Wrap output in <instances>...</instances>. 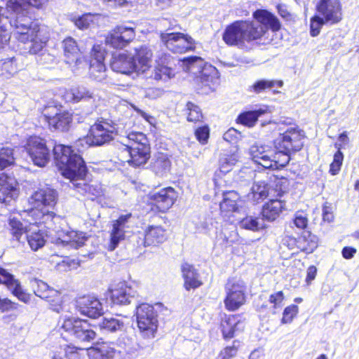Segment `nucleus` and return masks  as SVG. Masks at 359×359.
<instances>
[{
	"mask_svg": "<svg viewBox=\"0 0 359 359\" xmlns=\"http://www.w3.org/2000/svg\"><path fill=\"white\" fill-rule=\"evenodd\" d=\"M48 0H8L6 8L0 6V48L10 39L8 25L14 29L16 39L30 42L29 53L37 54L45 47L49 36L46 28L32 21L30 6L39 8Z\"/></svg>",
	"mask_w": 359,
	"mask_h": 359,
	"instance_id": "f257e3e1",
	"label": "nucleus"
},
{
	"mask_svg": "<svg viewBox=\"0 0 359 359\" xmlns=\"http://www.w3.org/2000/svg\"><path fill=\"white\" fill-rule=\"evenodd\" d=\"M279 136L275 140L276 149L270 146L254 144L250 154L255 163L266 169L278 170L288 164L292 151H299L303 147L304 134L297 126L279 128Z\"/></svg>",
	"mask_w": 359,
	"mask_h": 359,
	"instance_id": "f03ea898",
	"label": "nucleus"
},
{
	"mask_svg": "<svg viewBox=\"0 0 359 359\" xmlns=\"http://www.w3.org/2000/svg\"><path fill=\"white\" fill-rule=\"evenodd\" d=\"M254 21L238 20L228 25L222 39L229 46H245V43L261 39L270 27L273 31L280 29V25L273 14L266 10H257L253 13Z\"/></svg>",
	"mask_w": 359,
	"mask_h": 359,
	"instance_id": "7ed1b4c3",
	"label": "nucleus"
},
{
	"mask_svg": "<svg viewBox=\"0 0 359 359\" xmlns=\"http://www.w3.org/2000/svg\"><path fill=\"white\" fill-rule=\"evenodd\" d=\"M55 163L61 174L70 180L74 189L82 195L97 197L102 194L100 186L86 184L84 177L86 167L80 155L75 153L70 147L56 144L53 148Z\"/></svg>",
	"mask_w": 359,
	"mask_h": 359,
	"instance_id": "20e7f679",
	"label": "nucleus"
},
{
	"mask_svg": "<svg viewBox=\"0 0 359 359\" xmlns=\"http://www.w3.org/2000/svg\"><path fill=\"white\" fill-rule=\"evenodd\" d=\"M184 71L189 74V79L201 86L213 90L219 82V72L212 65L208 64L200 57H190L182 60Z\"/></svg>",
	"mask_w": 359,
	"mask_h": 359,
	"instance_id": "39448f33",
	"label": "nucleus"
},
{
	"mask_svg": "<svg viewBox=\"0 0 359 359\" xmlns=\"http://www.w3.org/2000/svg\"><path fill=\"white\" fill-rule=\"evenodd\" d=\"M132 125V121H125L124 119L118 120L116 127L108 121H99L90 127L86 137L78 140V144L83 147L102 146L113 140L118 129L128 130Z\"/></svg>",
	"mask_w": 359,
	"mask_h": 359,
	"instance_id": "423d86ee",
	"label": "nucleus"
},
{
	"mask_svg": "<svg viewBox=\"0 0 359 359\" xmlns=\"http://www.w3.org/2000/svg\"><path fill=\"white\" fill-rule=\"evenodd\" d=\"M127 139L128 142L124 144L122 157L127 154L129 158L126 161L135 167L146 163L150 157V147L146 135L140 132H131L128 134Z\"/></svg>",
	"mask_w": 359,
	"mask_h": 359,
	"instance_id": "0eeeda50",
	"label": "nucleus"
},
{
	"mask_svg": "<svg viewBox=\"0 0 359 359\" xmlns=\"http://www.w3.org/2000/svg\"><path fill=\"white\" fill-rule=\"evenodd\" d=\"M57 200V194L55 189L49 187L39 189L28 198L30 208L27 210L42 212L43 215L39 221L41 224L46 223L48 219L53 217V212L49 211V208L55 205Z\"/></svg>",
	"mask_w": 359,
	"mask_h": 359,
	"instance_id": "6e6552de",
	"label": "nucleus"
},
{
	"mask_svg": "<svg viewBox=\"0 0 359 359\" xmlns=\"http://www.w3.org/2000/svg\"><path fill=\"white\" fill-rule=\"evenodd\" d=\"M61 327L78 341L90 342L97 337L93 325L79 318L65 317Z\"/></svg>",
	"mask_w": 359,
	"mask_h": 359,
	"instance_id": "1a4fd4ad",
	"label": "nucleus"
},
{
	"mask_svg": "<svg viewBox=\"0 0 359 359\" xmlns=\"http://www.w3.org/2000/svg\"><path fill=\"white\" fill-rule=\"evenodd\" d=\"M43 213L36 210H23L21 212L11 215L8 218V228L11 233L16 240L20 241V237L27 231L28 224H39V219Z\"/></svg>",
	"mask_w": 359,
	"mask_h": 359,
	"instance_id": "9d476101",
	"label": "nucleus"
},
{
	"mask_svg": "<svg viewBox=\"0 0 359 359\" xmlns=\"http://www.w3.org/2000/svg\"><path fill=\"white\" fill-rule=\"evenodd\" d=\"M246 285L239 278L229 279L225 285V308L230 311L238 309L245 302Z\"/></svg>",
	"mask_w": 359,
	"mask_h": 359,
	"instance_id": "9b49d317",
	"label": "nucleus"
},
{
	"mask_svg": "<svg viewBox=\"0 0 359 359\" xmlns=\"http://www.w3.org/2000/svg\"><path fill=\"white\" fill-rule=\"evenodd\" d=\"M136 318L137 326L144 337L153 338L157 331V315L152 306L142 304L137 308Z\"/></svg>",
	"mask_w": 359,
	"mask_h": 359,
	"instance_id": "f8f14e48",
	"label": "nucleus"
},
{
	"mask_svg": "<svg viewBox=\"0 0 359 359\" xmlns=\"http://www.w3.org/2000/svg\"><path fill=\"white\" fill-rule=\"evenodd\" d=\"M161 39L166 48L175 53H183L194 48V40L180 32H162Z\"/></svg>",
	"mask_w": 359,
	"mask_h": 359,
	"instance_id": "ddd939ff",
	"label": "nucleus"
},
{
	"mask_svg": "<svg viewBox=\"0 0 359 359\" xmlns=\"http://www.w3.org/2000/svg\"><path fill=\"white\" fill-rule=\"evenodd\" d=\"M25 149L36 165L43 167L50 161V151L44 140L39 137H30L27 140Z\"/></svg>",
	"mask_w": 359,
	"mask_h": 359,
	"instance_id": "4468645a",
	"label": "nucleus"
},
{
	"mask_svg": "<svg viewBox=\"0 0 359 359\" xmlns=\"http://www.w3.org/2000/svg\"><path fill=\"white\" fill-rule=\"evenodd\" d=\"M135 37L133 27L124 25H117L105 36V43L114 48H123Z\"/></svg>",
	"mask_w": 359,
	"mask_h": 359,
	"instance_id": "2eb2a0df",
	"label": "nucleus"
},
{
	"mask_svg": "<svg viewBox=\"0 0 359 359\" xmlns=\"http://www.w3.org/2000/svg\"><path fill=\"white\" fill-rule=\"evenodd\" d=\"M316 11L329 25L339 23L342 20V5L340 0H319Z\"/></svg>",
	"mask_w": 359,
	"mask_h": 359,
	"instance_id": "dca6fc26",
	"label": "nucleus"
},
{
	"mask_svg": "<svg viewBox=\"0 0 359 359\" xmlns=\"http://www.w3.org/2000/svg\"><path fill=\"white\" fill-rule=\"evenodd\" d=\"M132 215L128 213L121 215L117 219L112 221L110 231V243L109 250H114L126 237V233L132 226Z\"/></svg>",
	"mask_w": 359,
	"mask_h": 359,
	"instance_id": "f3484780",
	"label": "nucleus"
},
{
	"mask_svg": "<svg viewBox=\"0 0 359 359\" xmlns=\"http://www.w3.org/2000/svg\"><path fill=\"white\" fill-rule=\"evenodd\" d=\"M32 287L37 297L48 302L53 311H60L62 299L57 290L50 287L45 282L40 280H34L32 283Z\"/></svg>",
	"mask_w": 359,
	"mask_h": 359,
	"instance_id": "a211bd4d",
	"label": "nucleus"
},
{
	"mask_svg": "<svg viewBox=\"0 0 359 359\" xmlns=\"http://www.w3.org/2000/svg\"><path fill=\"white\" fill-rule=\"evenodd\" d=\"M76 308L81 314L91 318H97L104 313L102 304L93 295L79 297L76 300Z\"/></svg>",
	"mask_w": 359,
	"mask_h": 359,
	"instance_id": "6ab92c4d",
	"label": "nucleus"
},
{
	"mask_svg": "<svg viewBox=\"0 0 359 359\" xmlns=\"http://www.w3.org/2000/svg\"><path fill=\"white\" fill-rule=\"evenodd\" d=\"M64 55L66 63L69 64L74 72H77L83 62L76 41L72 37H67L62 41Z\"/></svg>",
	"mask_w": 359,
	"mask_h": 359,
	"instance_id": "aec40b11",
	"label": "nucleus"
},
{
	"mask_svg": "<svg viewBox=\"0 0 359 359\" xmlns=\"http://www.w3.org/2000/svg\"><path fill=\"white\" fill-rule=\"evenodd\" d=\"M177 193L172 187H167L150 193L149 199L154 202L157 208L161 212L169 210L177 198Z\"/></svg>",
	"mask_w": 359,
	"mask_h": 359,
	"instance_id": "412c9836",
	"label": "nucleus"
},
{
	"mask_svg": "<svg viewBox=\"0 0 359 359\" xmlns=\"http://www.w3.org/2000/svg\"><path fill=\"white\" fill-rule=\"evenodd\" d=\"M49 109L51 111L44 114L49 126L60 131L67 130L72 121V114L67 111L58 110L55 107H50Z\"/></svg>",
	"mask_w": 359,
	"mask_h": 359,
	"instance_id": "4be33fe9",
	"label": "nucleus"
},
{
	"mask_svg": "<svg viewBox=\"0 0 359 359\" xmlns=\"http://www.w3.org/2000/svg\"><path fill=\"white\" fill-rule=\"evenodd\" d=\"M18 182L15 178L5 174L0 175V203L8 204L19 195Z\"/></svg>",
	"mask_w": 359,
	"mask_h": 359,
	"instance_id": "5701e85b",
	"label": "nucleus"
},
{
	"mask_svg": "<svg viewBox=\"0 0 359 359\" xmlns=\"http://www.w3.org/2000/svg\"><path fill=\"white\" fill-rule=\"evenodd\" d=\"M0 284L6 285L20 301L29 302L31 295L22 289L18 280L3 268H0Z\"/></svg>",
	"mask_w": 359,
	"mask_h": 359,
	"instance_id": "b1692460",
	"label": "nucleus"
},
{
	"mask_svg": "<svg viewBox=\"0 0 359 359\" xmlns=\"http://www.w3.org/2000/svg\"><path fill=\"white\" fill-rule=\"evenodd\" d=\"M62 97L67 102L71 103L95 102L97 99L94 92L84 86H74L67 89Z\"/></svg>",
	"mask_w": 359,
	"mask_h": 359,
	"instance_id": "393cba45",
	"label": "nucleus"
},
{
	"mask_svg": "<svg viewBox=\"0 0 359 359\" xmlns=\"http://www.w3.org/2000/svg\"><path fill=\"white\" fill-rule=\"evenodd\" d=\"M110 293V299L116 305L128 304L135 295V291L124 282L117 283Z\"/></svg>",
	"mask_w": 359,
	"mask_h": 359,
	"instance_id": "a878e982",
	"label": "nucleus"
},
{
	"mask_svg": "<svg viewBox=\"0 0 359 359\" xmlns=\"http://www.w3.org/2000/svg\"><path fill=\"white\" fill-rule=\"evenodd\" d=\"M110 65L112 70L118 73L130 74L136 72L134 58L125 53L114 54Z\"/></svg>",
	"mask_w": 359,
	"mask_h": 359,
	"instance_id": "bb28decb",
	"label": "nucleus"
},
{
	"mask_svg": "<svg viewBox=\"0 0 359 359\" xmlns=\"http://www.w3.org/2000/svg\"><path fill=\"white\" fill-rule=\"evenodd\" d=\"M107 16L102 13H86L81 16L74 17L72 22L80 29L100 27L105 24Z\"/></svg>",
	"mask_w": 359,
	"mask_h": 359,
	"instance_id": "cd10ccee",
	"label": "nucleus"
},
{
	"mask_svg": "<svg viewBox=\"0 0 359 359\" xmlns=\"http://www.w3.org/2000/svg\"><path fill=\"white\" fill-rule=\"evenodd\" d=\"M152 50L146 46H142L135 49V55L132 56L134 58V63L137 73H146L151 67Z\"/></svg>",
	"mask_w": 359,
	"mask_h": 359,
	"instance_id": "c85d7f7f",
	"label": "nucleus"
},
{
	"mask_svg": "<svg viewBox=\"0 0 359 359\" xmlns=\"http://www.w3.org/2000/svg\"><path fill=\"white\" fill-rule=\"evenodd\" d=\"M222 331L225 339L233 338L244 328V323L238 316L229 315L226 316L221 323Z\"/></svg>",
	"mask_w": 359,
	"mask_h": 359,
	"instance_id": "c756f323",
	"label": "nucleus"
},
{
	"mask_svg": "<svg viewBox=\"0 0 359 359\" xmlns=\"http://www.w3.org/2000/svg\"><path fill=\"white\" fill-rule=\"evenodd\" d=\"M285 209V203L281 200L272 199L266 203L262 210L264 219L269 222L275 221Z\"/></svg>",
	"mask_w": 359,
	"mask_h": 359,
	"instance_id": "7c9ffc66",
	"label": "nucleus"
},
{
	"mask_svg": "<svg viewBox=\"0 0 359 359\" xmlns=\"http://www.w3.org/2000/svg\"><path fill=\"white\" fill-rule=\"evenodd\" d=\"M88 353L90 359H113L116 350L113 344L102 342L90 347Z\"/></svg>",
	"mask_w": 359,
	"mask_h": 359,
	"instance_id": "2f4dec72",
	"label": "nucleus"
},
{
	"mask_svg": "<svg viewBox=\"0 0 359 359\" xmlns=\"http://www.w3.org/2000/svg\"><path fill=\"white\" fill-rule=\"evenodd\" d=\"M181 270L184 280V287L187 290L196 289L202 285L199 275L192 265L188 263L182 264Z\"/></svg>",
	"mask_w": 359,
	"mask_h": 359,
	"instance_id": "473e14b6",
	"label": "nucleus"
},
{
	"mask_svg": "<svg viewBox=\"0 0 359 359\" xmlns=\"http://www.w3.org/2000/svg\"><path fill=\"white\" fill-rule=\"evenodd\" d=\"M166 57L167 56L165 55L163 60L161 59V60H156L151 73L149 75L150 78L156 81H165L175 76V71L165 64V60H167Z\"/></svg>",
	"mask_w": 359,
	"mask_h": 359,
	"instance_id": "72a5a7b5",
	"label": "nucleus"
},
{
	"mask_svg": "<svg viewBox=\"0 0 359 359\" xmlns=\"http://www.w3.org/2000/svg\"><path fill=\"white\" fill-rule=\"evenodd\" d=\"M166 240L165 230L161 226H149L145 230L144 245H156Z\"/></svg>",
	"mask_w": 359,
	"mask_h": 359,
	"instance_id": "f704fd0d",
	"label": "nucleus"
},
{
	"mask_svg": "<svg viewBox=\"0 0 359 359\" xmlns=\"http://www.w3.org/2000/svg\"><path fill=\"white\" fill-rule=\"evenodd\" d=\"M87 239L88 237L85 233L74 230L67 231L64 233L62 237L60 238L64 245H69L74 249H77L83 246Z\"/></svg>",
	"mask_w": 359,
	"mask_h": 359,
	"instance_id": "c9c22d12",
	"label": "nucleus"
},
{
	"mask_svg": "<svg viewBox=\"0 0 359 359\" xmlns=\"http://www.w3.org/2000/svg\"><path fill=\"white\" fill-rule=\"evenodd\" d=\"M268 111L269 108L266 106L251 111H246L239 114L236 121L245 126L252 128L257 122L258 118Z\"/></svg>",
	"mask_w": 359,
	"mask_h": 359,
	"instance_id": "e433bc0d",
	"label": "nucleus"
},
{
	"mask_svg": "<svg viewBox=\"0 0 359 359\" xmlns=\"http://www.w3.org/2000/svg\"><path fill=\"white\" fill-rule=\"evenodd\" d=\"M126 318L121 316L115 317H105L99 323L100 330H105L109 332H116L123 331L125 328V320Z\"/></svg>",
	"mask_w": 359,
	"mask_h": 359,
	"instance_id": "4c0bfd02",
	"label": "nucleus"
},
{
	"mask_svg": "<svg viewBox=\"0 0 359 359\" xmlns=\"http://www.w3.org/2000/svg\"><path fill=\"white\" fill-rule=\"evenodd\" d=\"M270 187L264 181L256 182L253 184L251 191L248 194L249 199L254 202H259L266 198L269 195Z\"/></svg>",
	"mask_w": 359,
	"mask_h": 359,
	"instance_id": "58836bf2",
	"label": "nucleus"
},
{
	"mask_svg": "<svg viewBox=\"0 0 359 359\" xmlns=\"http://www.w3.org/2000/svg\"><path fill=\"white\" fill-rule=\"evenodd\" d=\"M239 158L240 156L237 151L222 155L219 161V172L224 174L229 172L238 163Z\"/></svg>",
	"mask_w": 359,
	"mask_h": 359,
	"instance_id": "ea45409f",
	"label": "nucleus"
},
{
	"mask_svg": "<svg viewBox=\"0 0 359 359\" xmlns=\"http://www.w3.org/2000/svg\"><path fill=\"white\" fill-rule=\"evenodd\" d=\"M239 196L234 191L223 193V200L220 203V209L222 212H235L238 209Z\"/></svg>",
	"mask_w": 359,
	"mask_h": 359,
	"instance_id": "a19ab883",
	"label": "nucleus"
},
{
	"mask_svg": "<svg viewBox=\"0 0 359 359\" xmlns=\"http://www.w3.org/2000/svg\"><path fill=\"white\" fill-rule=\"evenodd\" d=\"M18 70L14 57L0 60V77L10 79L18 72Z\"/></svg>",
	"mask_w": 359,
	"mask_h": 359,
	"instance_id": "79ce46f5",
	"label": "nucleus"
},
{
	"mask_svg": "<svg viewBox=\"0 0 359 359\" xmlns=\"http://www.w3.org/2000/svg\"><path fill=\"white\" fill-rule=\"evenodd\" d=\"M283 82L280 80L262 79L257 81L250 87V90L255 93H260L266 90H270L275 87L281 88Z\"/></svg>",
	"mask_w": 359,
	"mask_h": 359,
	"instance_id": "37998d69",
	"label": "nucleus"
},
{
	"mask_svg": "<svg viewBox=\"0 0 359 359\" xmlns=\"http://www.w3.org/2000/svg\"><path fill=\"white\" fill-rule=\"evenodd\" d=\"M170 161L167 155L159 154L152 163V170L158 175L163 176L170 170Z\"/></svg>",
	"mask_w": 359,
	"mask_h": 359,
	"instance_id": "c03bdc74",
	"label": "nucleus"
},
{
	"mask_svg": "<svg viewBox=\"0 0 359 359\" xmlns=\"http://www.w3.org/2000/svg\"><path fill=\"white\" fill-rule=\"evenodd\" d=\"M296 242V241H293ZM297 248L306 253H311L318 247V239L316 236L308 234L303 236L297 241Z\"/></svg>",
	"mask_w": 359,
	"mask_h": 359,
	"instance_id": "a18cd8bd",
	"label": "nucleus"
},
{
	"mask_svg": "<svg viewBox=\"0 0 359 359\" xmlns=\"http://www.w3.org/2000/svg\"><path fill=\"white\" fill-rule=\"evenodd\" d=\"M27 238L29 245L34 251L38 250L46 243L45 233L41 230L31 232Z\"/></svg>",
	"mask_w": 359,
	"mask_h": 359,
	"instance_id": "49530a36",
	"label": "nucleus"
},
{
	"mask_svg": "<svg viewBox=\"0 0 359 359\" xmlns=\"http://www.w3.org/2000/svg\"><path fill=\"white\" fill-rule=\"evenodd\" d=\"M89 74L91 79L93 80L102 82L107 78L106 67L104 63H95L94 62H90Z\"/></svg>",
	"mask_w": 359,
	"mask_h": 359,
	"instance_id": "de8ad7c7",
	"label": "nucleus"
},
{
	"mask_svg": "<svg viewBox=\"0 0 359 359\" xmlns=\"http://www.w3.org/2000/svg\"><path fill=\"white\" fill-rule=\"evenodd\" d=\"M324 25H328L320 15H315L310 19V35L313 37L318 36Z\"/></svg>",
	"mask_w": 359,
	"mask_h": 359,
	"instance_id": "09e8293b",
	"label": "nucleus"
},
{
	"mask_svg": "<svg viewBox=\"0 0 359 359\" xmlns=\"http://www.w3.org/2000/svg\"><path fill=\"white\" fill-rule=\"evenodd\" d=\"M14 163L13 151L11 148H2L0 150V170Z\"/></svg>",
	"mask_w": 359,
	"mask_h": 359,
	"instance_id": "8fccbe9b",
	"label": "nucleus"
},
{
	"mask_svg": "<svg viewBox=\"0 0 359 359\" xmlns=\"http://www.w3.org/2000/svg\"><path fill=\"white\" fill-rule=\"evenodd\" d=\"M241 226L245 229L256 231L262 229L263 224L260 223L259 218L247 216L241 221Z\"/></svg>",
	"mask_w": 359,
	"mask_h": 359,
	"instance_id": "3c124183",
	"label": "nucleus"
},
{
	"mask_svg": "<svg viewBox=\"0 0 359 359\" xmlns=\"http://www.w3.org/2000/svg\"><path fill=\"white\" fill-rule=\"evenodd\" d=\"M187 121L190 122L200 121L203 115L200 108L192 102L187 104Z\"/></svg>",
	"mask_w": 359,
	"mask_h": 359,
	"instance_id": "603ef678",
	"label": "nucleus"
},
{
	"mask_svg": "<svg viewBox=\"0 0 359 359\" xmlns=\"http://www.w3.org/2000/svg\"><path fill=\"white\" fill-rule=\"evenodd\" d=\"M338 148V151L334 154L332 163L330 164V172L332 175H337L341 169L344 160V155L340 151V147L335 145Z\"/></svg>",
	"mask_w": 359,
	"mask_h": 359,
	"instance_id": "864d4df0",
	"label": "nucleus"
},
{
	"mask_svg": "<svg viewBox=\"0 0 359 359\" xmlns=\"http://www.w3.org/2000/svg\"><path fill=\"white\" fill-rule=\"evenodd\" d=\"M299 312V307L297 305L292 304L287 306L283 313V318L281 319L282 324L291 323L294 318Z\"/></svg>",
	"mask_w": 359,
	"mask_h": 359,
	"instance_id": "5fc2aeb1",
	"label": "nucleus"
},
{
	"mask_svg": "<svg viewBox=\"0 0 359 359\" xmlns=\"http://www.w3.org/2000/svg\"><path fill=\"white\" fill-rule=\"evenodd\" d=\"M90 54L92 58L90 62L103 63L105 50L101 45H94Z\"/></svg>",
	"mask_w": 359,
	"mask_h": 359,
	"instance_id": "6e6d98bb",
	"label": "nucleus"
},
{
	"mask_svg": "<svg viewBox=\"0 0 359 359\" xmlns=\"http://www.w3.org/2000/svg\"><path fill=\"white\" fill-rule=\"evenodd\" d=\"M236 341H233V344L231 346H227L224 348L218 356L217 359H231L234 357L237 354L238 347L236 346Z\"/></svg>",
	"mask_w": 359,
	"mask_h": 359,
	"instance_id": "4d7b16f0",
	"label": "nucleus"
},
{
	"mask_svg": "<svg viewBox=\"0 0 359 359\" xmlns=\"http://www.w3.org/2000/svg\"><path fill=\"white\" fill-rule=\"evenodd\" d=\"M293 223L299 229H304L307 226L308 219L304 212H297L294 215Z\"/></svg>",
	"mask_w": 359,
	"mask_h": 359,
	"instance_id": "13d9d810",
	"label": "nucleus"
},
{
	"mask_svg": "<svg viewBox=\"0 0 359 359\" xmlns=\"http://www.w3.org/2000/svg\"><path fill=\"white\" fill-rule=\"evenodd\" d=\"M20 305L8 298H0V311L1 312L17 310Z\"/></svg>",
	"mask_w": 359,
	"mask_h": 359,
	"instance_id": "bf43d9fd",
	"label": "nucleus"
},
{
	"mask_svg": "<svg viewBox=\"0 0 359 359\" xmlns=\"http://www.w3.org/2000/svg\"><path fill=\"white\" fill-rule=\"evenodd\" d=\"M210 130L207 126L197 128L195 135L197 140L203 144H206L209 138Z\"/></svg>",
	"mask_w": 359,
	"mask_h": 359,
	"instance_id": "052dcab7",
	"label": "nucleus"
},
{
	"mask_svg": "<svg viewBox=\"0 0 359 359\" xmlns=\"http://www.w3.org/2000/svg\"><path fill=\"white\" fill-rule=\"evenodd\" d=\"M285 299L284 294L282 291H278L269 296V302L273 304L274 309L280 308Z\"/></svg>",
	"mask_w": 359,
	"mask_h": 359,
	"instance_id": "680f3d73",
	"label": "nucleus"
},
{
	"mask_svg": "<svg viewBox=\"0 0 359 359\" xmlns=\"http://www.w3.org/2000/svg\"><path fill=\"white\" fill-rule=\"evenodd\" d=\"M163 94V90L157 88H151L147 90L146 97L150 99H156Z\"/></svg>",
	"mask_w": 359,
	"mask_h": 359,
	"instance_id": "e2e57ef3",
	"label": "nucleus"
},
{
	"mask_svg": "<svg viewBox=\"0 0 359 359\" xmlns=\"http://www.w3.org/2000/svg\"><path fill=\"white\" fill-rule=\"evenodd\" d=\"M317 269L314 266H310L306 271V282L309 285L316 278Z\"/></svg>",
	"mask_w": 359,
	"mask_h": 359,
	"instance_id": "0e129e2a",
	"label": "nucleus"
},
{
	"mask_svg": "<svg viewBox=\"0 0 359 359\" xmlns=\"http://www.w3.org/2000/svg\"><path fill=\"white\" fill-rule=\"evenodd\" d=\"M72 264H75L74 262L70 261L69 259H63L62 262L57 264V270L65 271L71 270Z\"/></svg>",
	"mask_w": 359,
	"mask_h": 359,
	"instance_id": "69168bd1",
	"label": "nucleus"
},
{
	"mask_svg": "<svg viewBox=\"0 0 359 359\" xmlns=\"http://www.w3.org/2000/svg\"><path fill=\"white\" fill-rule=\"evenodd\" d=\"M323 218L324 221L331 222L334 219V215L331 208L327 206H324L323 209Z\"/></svg>",
	"mask_w": 359,
	"mask_h": 359,
	"instance_id": "338daca9",
	"label": "nucleus"
},
{
	"mask_svg": "<svg viewBox=\"0 0 359 359\" xmlns=\"http://www.w3.org/2000/svg\"><path fill=\"white\" fill-rule=\"evenodd\" d=\"M356 253V249L351 247H345L341 251V254L345 259H351Z\"/></svg>",
	"mask_w": 359,
	"mask_h": 359,
	"instance_id": "774afa93",
	"label": "nucleus"
}]
</instances>
